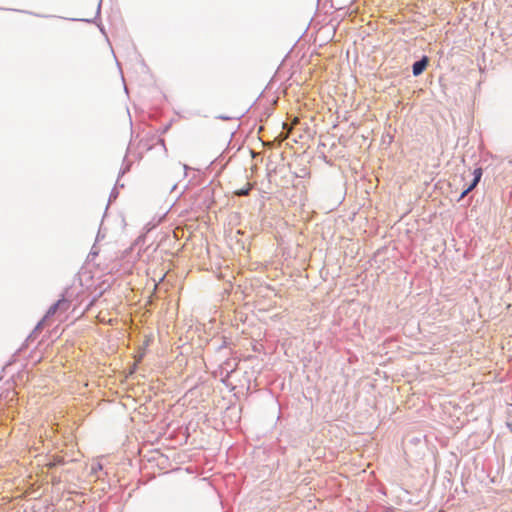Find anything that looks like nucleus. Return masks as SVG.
<instances>
[{"label": "nucleus", "instance_id": "nucleus-1", "mask_svg": "<svg viewBox=\"0 0 512 512\" xmlns=\"http://www.w3.org/2000/svg\"><path fill=\"white\" fill-rule=\"evenodd\" d=\"M70 303L65 298L59 299L55 304H53L46 313L45 318H49L55 315L58 311L65 312L69 309Z\"/></svg>", "mask_w": 512, "mask_h": 512}, {"label": "nucleus", "instance_id": "nucleus-2", "mask_svg": "<svg viewBox=\"0 0 512 512\" xmlns=\"http://www.w3.org/2000/svg\"><path fill=\"white\" fill-rule=\"evenodd\" d=\"M472 175H473V179L470 182V184L461 193V197H460L461 199L464 198L469 192H471L477 186V184L479 183V181L482 177V169L481 168L474 169V171L472 172Z\"/></svg>", "mask_w": 512, "mask_h": 512}, {"label": "nucleus", "instance_id": "nucleus-3", "mask_svg": "<svg viewBox=\"0 0 512 512\" xmlns=\"http://www.w3.org/2000/svg\"><path fill=\"white\" fill-rule=\"evenodd\" d=\"M428 65V59L427 57H423L420 61H417L413 64V74L415 76H418L423 73V71L426 69Z\"/></svg>", "mask_w": 512, "mask_h": 512}, {"label": "nucleus", "instance_id": "nucleus-4", "mask_svg": "<svg viewBox=\"0 0 512 512\" xmlns=\"http://www.w3.org/2000/svg\"><path fill=\"white\" fill-rule=\"evenodd\" d=\"M252 188H253V185L251 183L247 182L245 187L235 190L234 194L237 196H246L249 194V192L251 191Z\"/></svg>", "mask_w": 512, "mask_h": 512}]
</instances>
